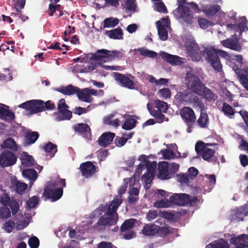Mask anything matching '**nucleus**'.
Masks as SVG:
<instances>
[{
	"mask_svg": "<svg viewBox=\"0 0 248 248\" xmlns=\"http://www.w3.org/2000/svg\"><path fill=\"white\" fill-rule=\"evenodd\" d=\"M27 185L24 183L16 181L15 183L16 192L20 194H22L27 188Z\"/></svg>",
	"mask_w": 248,
	"mask_h": 248,
	"instance_id": "6e6d98bb",
	"label": "nucleus"
},
{
	"mask_svg": "<svg viewBox=\"0 0 248 248\" xmlns=\"http://www.w3.org/2000/svg\"><path fill=\"white\" fill-rule=\"evenodd\" d=\"M157 94L159 97L164 99L170 98L171 97L170 90L169 88H163L159 90Z\"/></svg>",
	"mask_w": 248,
	"mask_h": 248,
	"instance_id": "864d4df0",
	"label": "nucleus"
},
{
	"mask_svg": "<svg viewBox=\"0 0 248 248\" xmlns=\"http://www.w3.org/2000/svg\"><path fill=\"white\" fill-rule=\"evenodd\" d=\"M155 169L152 166H148L147 171L142 175V181L145 185V186L149 187L155 175Z\"/></svg>",
	"mask_w": 248,
	"mask_h": 248,
	"instance_id": "a878e982",
	"label": "nucleus"
},
{
	"mask_svg": "<svg viewBox=\"0 0 248 248\" xmlns=\"http://www.w3.org/2000/svg\"><path fill=\"white\" fill-rule=\"evenodd\" d=\"M186 0H177L179 6L173 11V14L176 18L182 19L187 24H192L193 20V14L189 8L184 4H187Z\"/></svg>",
	"mask_w": 248,
	"mask_h": 248,
	"instance_id": "20e7f679",
	"label": "nucleus"
},
{
	"mask_svg": "<svg viewBox=\"0 0 248 248\" xmlns=\"http://www.w3.org/2000/svg\"><path fill=\"white\" fill-rule=\"evenodd\" d=\"M123 53L118 50L110 51L105 49L97 50L92 55L93 60L102 62L112 61L115 58L123 57Z\"/></svg>",
	"mask_w": 248,
	"mask_h": 248,
	"instance_id": "39448f33",
	"label": "nucleus"
},
{
	"mask_svg": "<svg viewBox=\"0 0 248 248\" xmlns=\"http://www.w3.org/2000/svg\"><path fill=\"white\" fill-rule=\"evenodd\" d=\"M77 94L78 99L83 102L91 103L93 100L92 97L87 92V88L81 90L78 88Z\"/></svg>",
	"mask_w": 248,
	"mask_h": 248,
	"instance_id": "473e14b6",
	"label": "nucleus"
},
{
	"mask_svg": "<svg viewBox=\"0 0 248 248\" xmlns=\"http://www.w3.org/2000/svg\"><path fill=\"white\" fill-rule=\"evenodd\" d=\"M63 194L62 187H57L54 189L50 186L45 188L43 195L46 199H51V202H55L60 199Z\"/></svg>",
	"mask_w": 248,
	"mask_h": 248,
	"instance_id": "ddd939ff",
	"label": "nucleus"
},
{
	"mask_svg": "<svg viewBox=\"0 0 248 248\" xmlns=\"http://www.w3.org/2000/svg\"><path fill=\"white\" fill-rule=\"evenodd\" d=\"M179 165L176 163L173 162L169 164V171L171 178L174 175L175 173L177 172L179 170Z\"/></svg>",
	"mask_w": 248,
	"mask_h": 248,
	"instance_id": "774afa93",
	"label": "nucleus"
},
{
	"mask_svg": "<svg viewBox=\"0 0 248 248\" xmlns=\"http://www.w3.org/2000/svg\"><path fill=\"white\" fill-rule=\"evenodd\" d=\"M155 107L158 110L166 113L168 109V105L166 102L157 99L155 101Z\"/></svg>",
	"mask_w": 248,
	"mask_h": 248,
	"instance_id": "603ef678",
	"label": "nucleus"
},
{
	"mask_svg": "<svg viewBox=\"0 0 248 248\" xmlns=\"http://www.w3.org/2000/svg\"><path fill=\"white\" fill-rule=\"evenodd\" d=\"M105 34L108 35L111 39H123V32L122 29L118 27L110 31H105Z\"/></svg>",
	"mask_w": 248,
	"mask_h": 248,
	"instance_id": "c85d7f7f",
	"label": "nucleus"
},
{
	"mask_svg": "<svg viewBox=\"0 0 248 248\" xmlns=\"http://www.w3.org/2000/svg\"><path fill=\"white\" fill-rule=\"evenodd\" d=\"M114 114H110L103 118V123L105 124L117 127L119 125V120L118 119L113 120Z\"/></svg>",
	"mask_w": 248,
	"mask_h": 248,
	"instance_id": "58836bf2",
	"label": "nucleus"
},
{
	"mask_svg": "<svg viewBox=\"0 0 248 248\" xmlns=\"http://www.w3.org/2000/svg\"><path fill=\"white\" fill-rule=\"evenodd\" d=\"M57 148L56 144L51 142H48L43 147V149L46 152L50 153V155L53 156L57 151Z\"/></svg>",
	"mask_w": 248,
	"mask_h": 248,
	"instance_id": "a18cd8bd",
	"label": "nucleus"
},
{
	"mask_svg": "<svg viewBox=\"0 0 248 248\" xmlns=\"http://www.w3.org/2000/svg\"><path fill=\"white\" fill-rule=\"evenodd\" d=\"M198 23L200 28L204 30L213 25L212 22L203 18L199 19Z\"/></svg>",
	"mask_w": 248,
	"mask_h": 248,
	"instance_id": "e2e57ef3",
	"label": "nucleus"
},
{
	"mask_svg": "<svg viewBox=\"0 0 248 248\" xmlns=\"http://www.w3.org/2000/svg\"><path fill=\"white\" fill-rule=\"evenodd\" d=\"M156 10L157 12L160 13H167L168 10L162 1L157 2L155 3Z\"/></svg>",
	"mask_w": 248,
	"mask_h": 248,
	"instance_id": "69168bd1",
	"label": "nucleus"
},
{
	"mask_svg": "<svg viewBox=\"0 0 248 248\" xmlns=\"http://www.w3.org/2000/svg\"><path fill=\"white\" fill-rule=\"evenodd\" d=\"M221 7L218 4H214L206 6L204 9V13L208 16H214L217 14L220 10Z\"/></svg>",
	"mask_w": 248,
	"mask_h": 248,
	"instance_id": "37998d69",
	"label": "nucleus"
},
{
	"mask_svg": "<svg viewBox=\"0 0 248 248\" xmlns=\"http://www.w3.org/2000/svg\"><path fill=\"white\" fill-rule=\"evenodd\" d=\"M80 169L82 175L87 178L92 177L96 171L95 166L91 161L81 163L80 165Z\"/></svg>",
	"mask_w": 248,
	"mask_h": 248,
	"instance_id": "dca6fc26",
	"label": "nucleus"
},
{
	"mask_svg": "<svg viewBox=\"0 0 248 248\" xmlns=\"http://www.w3.org/2000/svg\"><path fill=\"white\" fill-rule=\"evenodd\" d=\"M38 101L41 102L40 105H38L40 108L39 112L46 110H52L56 109L55 104L51 100H48L46 102L41 100H38ZM40 104V102L38 103Z\"/></svg>",
	"mask_w": 248,
	"mask_h": 248,
	"instance_id": "7c9ffc66",
	"label": "nucleus"
},
{
	"mask_svg": "<svg viewBox=\"0 0 248 248\" xmlns=\"http://www.w3.org/2000/svg\"><path fill=\"white\" fill-rule=\"evenodd\" d=\"M3 148L10 149L13 151H16L17 150V146L15 140L11 138H9L5 140L2 144Z\"/></svg>",
	"mask_w": 248,
	"mask_h": 248,
	"instance_id": "a19ab883",
	"label": "nucleus"
},
{
	"mask_svg": "<svg viewBox=\"0 0 248 248\" xmlns=\"http://www.w3.org/2000/svg\"><path fill=\"white\" fill-rule=\"evenodd\" d=\"M22 174L25 178L29 179L31 182L30 185H32L34 181L38 177V174L35 170L33 169H26L22 171Z\"/></svg>",
	"mask_w": 248,
	"mask_h": 248,
	"instance_id": "72a5a7b5",
	"label": "nucleus"
},
{
	"mask_svg": "<svg viewBox=\"0 0 248 248\" xmlns=\"http://www.w3.org/2000/svg\"><path fill=\"white\" fill-rule=\"evenodd\" d=\"M186 46L187 52L192 59L195 61H200L201 58V54H202L204 50L201 51L198 45L194 41L186 42Z\"/></svg>",
	"mask_w": 248,
	"mask_h": 248,
	"instance_id": "f8f14e48",
	"label": "nucleus"
},
{
	"mask_svg": "<svg viewBox=\"0 0 248 248\" xmlns=\"http://www.w3.org/2000/svg\"><path fill=\"white\" fill-rule=\"evenodd\" d=\"M169 163L163 161L158 164V177L161 180H167L171 178L169 171Z\"/></svg>",
	"mask_w": 248,
	"mask_h": 248,
	"instance_id": "6ab92c4d",
	"label": "nucleus"
},
{
	"mask_svg": "<svg viewBox=\"0 0 248 248\" xmlns=\"http://www.w3.org/2000/svg\"><path fill=\"white\" fill-rule=\"evenodd\" d=\"M159 55L162 59L171 64H181L182 62L181 58L176 55H171L165 52H160Z\"/></svg>",
	"mask_w": 248,
	"mask_h": 248,
	"instance_id": "393cba45",
	"label": "nucleus"
},
{
	"mask_svg": "<svg viewBox=\"0 0 248 248\" xmlns=\"http://www.w3.org/2000/svg\"><path fill=\"white\" fill-rule=\"evenodd\" d=\"M28 244L31 248H38L39 246L40 241L37 237L34 236L29 239Z\"/></svg>",
	"mask_w": 248,
	"mask_h": 248,
	"instance_id": "680f3d73",
	"label": "nucleus"
},
{
	"mask_svg": "<svg viewBox=\"0 0 248 248\" xmlns=\"http://www.w3.org/2000/svg\"><path fill=\"white\" fill-rule=\"evenodd\" d=\"M73 129L86 139H89L91 137V129L87 124L78 123L73 126Z\"/></svg>",
	"mask_w": 248,
	"mask_h": 248,
	"instance_id": "412c9836",
	"label": "nucleus"
},
{
	"mask_svg": "<svg viewBox=\"0 0 248 248\" xmlns=\"http://www.w3.org/2000/svg\"><path fill=\"white\" fill-rule=\"evenodd\" d=\"M21 162L22 165L29 167L33 166L34 164L33 157L28 155H24L21 156Z\"/></svg>",
	"mask_w": 248,
	"mask_h": 248,
	"instance_id": "8fccbe9b",
	"label": "nucleus"
},
{
	"mask_svg": "<svg viewBox=\"0 0 248 248\" xmlns=\"http://www.w3.org/2000/svg\"><path fill=\"white\" fill-rule=\"evenodd\" d=\"M161 152L164 158L165 159L173 158L175 156V154L172 151L167 149L162 150Z\"/></svg>",
	"mask_w": 248,
	"mask_h": 248,
	"instance_id": "0e129e2a",
	"label": "nucleus"
},
{
	"mask_svg": "<svg viewBox=\"0 0 248 248\" xmlns=\"http://www.w3.org/2000/svg\"><path fill=\"white\" fill-rule=\"evenodd\" d=\"M176 96L179 101L186 103L193 104L197 107L203 108V103L200 101L199 97L188 91H185L183 92H178Z\"/></svg>",
	"mask_w": 248,
	"mask_h": 248,
	"instance_id": "1a4fd4ad",
	"label": "nucleus"
},
{
	"mask_svg": "<svg viewBox=\"0 0 248 248\" xmlns=\"http://www.w3.org/2000/svg\"><path fill=\"white\" fill-rule=\"evenodd\" d=\"M200 109V114L196 121L198 126L201 128H207L209 124V118L208 115L204 109V106L203 104V108L199 107Z\"/></svg>",
	"mask_w": 248,
	"mask_h": 248,
	"instance_id": "a211bd4d",
	"label": "nucleus"
},
{
	"mask_svg": "<svg viewBox=\"0 0 248 248\" xmlns=\"http://www.w3.org/2000/svg\"><path fill=\"white\" fill-rule=\"evenodd\" d=\"M11 217V211L10 209L5 207H0V218H7Z\"/></svg>",
	"mask_w": 248,
	"mask_h": 248,
	"instance_id": "13d9d810",
	"label": "nucleus"
},
{
	"mask_svg": "<svg viewBox=\"0 0 248 248\" xmlns=\"http://www.w3.org/2000/svg\"><path fill=\"white\" fill-rule=\"evenodd\" d=\"M8 205L10 207L13 215H15L19 210V204L14 199H11V201Z\"/></svg>",
	"mask_w": 248,
	"mask_h": 248,
	"instance_id": "4d7b16f0",
	"label": "nucleus"
},
{
	"mask_svg": "<svg viewBox=\"0 0 248 248\" xmlns=\"http://www.w3.org/2000/svg\"><path fill=\"white\" fill-rule=\"evenodd\" d=\"M69 106L66 104L64 98L61 99L57 103L58 112L54 114L57 116L56 120L58 121L69 120L72 117V112L68 110Z\"/></svg>",
	"mask_w": 248,
	"mask_h": 248,
	"instance_id": "6e6552de",
	"label": "nucleus"
},
{
	"mask_svg": "<svg viewBox=\"0 0 248 248\" xmlns=\"http://www.w3.org/2000/svg\"><path fill=\"white\" fill-rule=\"evenodd\" d=\"M195 151L197 154L202 159L208 162L219 164L217 157L215 155V150L206 147L205 143L202 141H198L195 145Z\"/></svg>",
	"mask_w": 248,
	"mask_h": 248,
	"instance_id": "7ed1b4c3",
	"label": "nucleus"
},
{
	"mask_svg": "<svg viewBox=\"0 0 248 248\" xmlns=\"http://www.w3.org/2000/svg\"><path fill=\"white\" fill-rule=\"evenodd\" d=\"M137 121L133 118H128L126 120L122 125V128L126 130L132 129L136 126Z\"/></svg>",
	"mask_w": 248,
	"mask_h": 248,
	"instance_id": "de8ad7c7",
	"label": "nucleus"
},
{
	"mask_svg": "<svg viewBox=\"0 0 248 248\" xmlns=\"http://www.w3.org/2000/svg\"><path fill=\"white\" fill-rule=\"evenodd\" d=\"M15 227V222L12 220H9L3 224L2 229H4L6 232L10 233L12 232Z\"/></svg>",
	"mask_w": 248,
	"mask_h": 248,
	"instance_id": "bf43d9fd",
	"label": "nucleus"
},
{
	"mask_svg": "<svg viewBox=\"0 0 248 248\" xmlns=\"http://www.w3.org/2000/svg\"><path fill=\"white\" fill-rule=\"evenodd\" d=\"M202 56L211 64L215 70L221 72L222 70V64L220 62L219 56L232 63H237L234 66L241 68L243 64V57L241 55L230 54L227 52L220 49H215L213 47H207L202 52Z\"/></svg>",
	"mask_w": 248,
	"mask_h": 248,
	"instance_id": "f257e3e1",
	"label": "nucleus"
},
{
	"mask_svg": "<svg viewBox=\"0 0 248 248\" xmlns=\"http://www.w3.org/2000/svg\"><path fill=\"white\" fill-rule=\"evenodd\" d=\"M15 118V114L11 110L0 107V118L13 120Z\"/></svg>",
	"mask_w": 248,
	"mask_h": 248,
	"instance_id": "e433bc0d",
	"label": "nucleus"
},
{
	"mask_svg": "<svg viewBox=\"0 0 248 248\" xmlns=\"http://www.w3.org/2000/svg\"><path fill=\"white\" fill-rule=\"evenodd\" d=\"M38 132L35 131H28L25 135V144L29 145L34 143L39 138Z\"/></svg>",
	"mask_w": 248,
	"mask_h": 248,
	"instance_id": "2f4dec72",
	"label": "nucleus"
},
{
	"mask_svg": "<svg viewBox=\"0 0 248 248\" xmlns=\"http://www.w3.org/2000/svg\"><path fill=\"white\" fill-rule=\"evenodd\" d=\"M162 21L166 24V25L163 24L160 21H157L156 22V27L158 31V34L159 38L163 41H165L168 37V31L166 29V26L169 21L168 18H164L162 19Z\"/></svg>",
	"mask_w": 248,
	"mask_h": 248,
	"instance_id": "4be33fe9",
	"label": "nucleus"
},
{
	"mask_svg": "<svg viewBox=\"0 0 248 248\" xmlns=\"http://www.w3.org/2000/svg\"><path fill=\"white\" fill-rule=\"evenodd\" d=\"M170 201L165 199L162 200L157 201L154 203V206L157 208H163L169 207Z\"/></svg>",
	"mask_w": 248,
	"mask_h": 248,
	"instance_id": "338daca9",
	"label": "nucleus"
},
{
	"mask_svg": "<svg viewBox=\"0 0 248 248\" xmlns=\"http://www.w3.org/2000/svg\"><path fill=\"white\" fill-rule=\"evenodd\" d=\"M113 75L115 80L119 82L122 87L129 89H135L134 82L128 77L124 74L117 72H114Z\"/></svg>",
	"mask_w": 248,
	"mask_h": 248,
	"instance_id": "4468645a",
	"label": "nucleus"
},
{
	"mask_svg": "<svg viewBox=\"0 0 248 248\" xmlns=\"http://www.w3.org/2000/svg\"><path fill=\"white\" fill-rule=\"evenodd\" d=\"M115 134L112 132H105L101 135L98 140V143L99 145L103 147H106L111 144Z\"/></svg>",
	"mask_w": 248,
	"mask_h": 248,
	"instance_id": "5701e85b",
	"label": "nucleus"
},
{
	"mask_svg": "<svg viewBox=\"0 0 248 248\" xmlns=\"http://www.w3.org/2000/svg\"><path fill=\"white\" fill-rule=\"evenodd\" d=\"M170 203L184 206L188 204L192 205L196 203L198 201V198L192 197L190 195L185 193H175L169 198Z\"/></svg>",
	"mask_w": 248,
	"mask_h": 248,
	"instance_id": "0eeeda50",
	"label": "nucleus"
},
{
	"mask_svg": "<svg viewBox=\"0 0 248 248\" xmlns=\"http://www.w3.org/2000/svg\"><path fill=\"white\" fill-rule=\"evenodd\" d=\"M66 186L65 179H59L58 180L50 181L48 185L46 186H50L51 188L55 187H62V188Z\"/></svg>",
	"mask_w": 248,
	"mask_h": 248,
	"instance_id": "49530a36",
	"label": "nucleus"
},
{
	"mask_svg": "<svg viewBox=\"0 0 248 248\" xmlns=\"http://www.w3.org/2000/svg\"><path fill=\"white\" fill-rule=\"evenodd\" d=\"M227 28L236 32L239 31V34L241 35L243 31H245L246 29L248 30L247 19L246 17L243 16L241 19V22L238 25L229 24H227Z\"/></svg>",
	"mask_w": 248,
	"mask_h": 248,
	"instance_id": "b1692460",
	"label": "nucleus"
},
{
	"mask_svg": "<svg viewBox=\"0 0 248 248\" xmlns=\"http://www.w3.org/2000/svg\"><path fill=\"white\" fill-rule=\"evenodd\" d=\"M78 88L69 85L66 87H62L57 90L64 95H72L77 94Z\"/></svg>",
	"mask_w": 248,
	"mask_h": 248,
	"instance_id": "f704fd0d",
	"label": "nucleus"
},
{
	"mask_svg": "<svg viewBox=\"0 0 248 248\" xmlns=\"http://www.w3.org/2000/svg\"><path fill=\"white\" fill-rule=\"evenodd\" d=\"M197 94L202 96L204 98L209 101H215L218 97L216 94L205 85L201 90V92L198 93Z\"/></svg>",
	"mask_w": 248,
	"mask_h": 248,
	"instance_id": "bb28decb",
	"label": "nucleus"
},
{
	"mask_svg": "<svg viewBox=\"0 0 248 248\" xmlns=\"http://www.w3.org/2000/svg\"><path fill=\"white\" fill-rule=\"evenodd\" d=\"M138 51L141 55L149 58H154L157 56V54L155 52L144 48H138Z\"/></svg>",
	"mask_w": 248,
	"mask_h": 248,
	"instance_id": "3c124183",
	"label": "nucleus"
},
{
	"mask_svg": "<svg viewBox=\"0 0 248 248\" xmlns=\"http://www.w3.org/2000/svg\"><path fill=\"white\" fill-rule=\"evenodd\" d=\"M185 80L188 89L195 93H200L202 88L204 87L199 77L195 75L191 69L187 71Z\"/></svg>",
	"mask_w": 248,
	"mask_h": 248,
	"instance_id": "423d86ee",
	"label": "nucleus"
},
{
	"mask_svg": "<svg viewBox=\"0 0 248 248\" xmlns=\"http://www.w3.org/2000/svg\"><path fill=\"white\" fill-rule=\"evenodd\" d=\"M233 70L237 75L239 80L244 87L248 91V76L243 73V71L237 66L233 67Z\"/></svg>",
	"mask_w": 248,
	"mask_h": 248,
	"instance_id": "cd10ccee",
	"label": "nucleus"
},
{
	"mask_svg": "<svg viewBox=\"0 0 248 248\" xmlns=\"http://www.w3.org/2000/svg\"><path fill=\"white\" fill-rule=\"evenodd\" d=\"M245 216L244 210L242 208L235 209L231 212L232 220H235L237 221H243Z\"/></svg>",
	"mask_w": 248,
	"mask_h": 248,
	"instance_id": "c9c22d12",
	"label": "nucleus"
},
{
	"mask_svg": "<svg viewBox=\"0 0 248 248\" xmlns=\"http://www.w3.org/2000/svg\"><path fill=\"white\" fill-rule=\"evenodd\" d=\"M119 22L117 18L112 17L106 18L103 21V28H113L117 26Z\"/></svg>",
	"mask_w": 248,
	"mask_h": 248,
	"instance_id": "79ce46f5",
	"label": "nucleus"
},
{
	"mask_svg": "<svg viewBox=\"0 0 248 248\" xmlns=\"http://www.w3.org/2000/svg\"><path fill=\"white\" fill-rule=\"evenodd\" d=\"M180 114L183 121L189 124H195L197 117L194 111L189 107H184L180 110Z\"/></svg>",
	"mask_w": 248,
	"mask_h": 248,
	"instance_id": "9b49d317",
	"label": "nucleus"
},
{
	"mask_svg": "<svg viewBox=\"0 0 248 248\" xmlns=\"http://www.w3.org/2000/svg\"><path fill=\"white\" fill-rule=\"evenodd\" d=\"M230 243L235 246V248H248V235L242 234L230 239Z\"/></svg>",
	"mask_w": 248,
	"mask_h": 248,
	"instance_id": "aec40b11",
	"label": "nucleus"
},
{
	"mask_svg": "<svg viewBox=\"0 0 248 248\" xmlns=\"http://www.w3.org/2000/svg\"><path fill=\"white\" fill-rule=\"evenodd\" d=\"M221 44L225 47L236 51L240 52L242 50L241 46L238 43V39L236 36L233 38H227L222 41Z\"/></svg>",
	"mask_w": 248,
	"mask_h": 248,
	"instance_id": "f3484780",
	"label": "nucleus"
},
{
	"mask_svg": "<svg viewBox=\"0 0 248 248\" xmlns=\"http://www.w3.org/2000/svg\"><path fill=\"white\" fill-rule=\"evenodd\" d=\"M39 103V101H38V100H31L20 104L18 105V107L27 110H30L31 114H36L38 113L40 110L39 108L40 107L38 106V105H40V103L38 104ZM40 103H41V102H40Z\"/></svg>",
	"mask_w": 248,
	"mask_h": 248,
	"instance_id": "2eb2a0df",
	"label": "nucleus"
},
{
	"mask_svg": "<svg viewBox=\"0 0 248 248\" xmlns=\"http://www.w3.org/2000/svg\"><path fill=\"white\" fill-rule=\"evenodd\" d=\"M150 114L157 120L158 123H162L164 121H168L169 119L166 118L165 115L162 114V111L159 110L153 109L150 110Z\"/></svg>",
	"mask_w": 248,
	"mask_h": 248,
	"instance_id": "ea45409f",
	"label": "nucleus"
},
{
	"mask_svg": "<svg viewBox=\"0 0 248 248\" xmlns=\"http://www.w3.org/2000/svg\"><path fill=\"white\" fill-rule=\"evenodd\" d=\"M39 199L38 196H33L30 198L26 202L27 206L30 209L33 208L38 203Z\"/></svg>",
	"mask_w": 248,
	"mask_h": 248,
	"instance_id": "052dcab7",
	"label": "nucleus"
},
{
	"mask_svg": "<svg viewBox=\"0 0 248 248\" xmlns=\"http://www.w3.org/2000/svg\"><path fill=\"white\" fill-rule=\"evenodd\" d=\"M206 248H230L228 244L224 241L221 242L214 241L211 244L207 245Z\"/></svg>",
	"mask_w": 248,
	"mask_h": 248,
	"instance_id": "5fc2aeb1",
	"label": "nucleus"
},
{
	"mask_svg": "<svg viewBox=\"0 0 248 248\" xmlns=\"http://www.w3.org/2000/svg\"><path fill=\"white\" fill-rule=\"evenodd\" d=\"M17 157L13 152L5 150L0 155V165L2 168L13 166L16 164Z\"/></svg>",
	"mask_w": 248,
	"mask_h": 248,
	"instance_id": "9d476101",
	"label": "nucleus"
},
{
	"mask_svg": "<svg viewBox=\"0 0 248 248\" xmlns=\"http://www.w3.org/2000/svg\"><path fill=\"white\" fill-rule=\"evenodd\" d=\"M122 202L121 198L114 199L109 205H101L97 209L104 212L105 214L101 216L98 222L94 224L93 228L98 231H103L108 226L115 224L118 219V214L116 212L117 208Z\"/></svg>",
	"mask_w": 248,
	"mask_h": 248,
	"instance_id": "f03ea898",
	"label": "nucleus"
},
{
	"mask_svg": "<svg viewBox=\"0 0 248 248\" xmlns=\"http://www.w3.org/2000/svg\"><path fill=\"white\" fill-rule=\"evenodd\" d=\"M222 111L225 115L229 117L230 118H232L235 113L234 109L232 107L225 102L223 103Z\"/></svg>",
	"mask_w": 248,
	"mask_h": 248,
	"instance_id": "c03bdc74",
	"label": "nucleus"
},
{
	"mask_svg": "<svg viewBox=\"0 0 248 248\" xmlns=\"http://www.w3.org/2000/svg\"><path fill=\"white\" fill-rule=\"evenodd\" d=\"M173 229L169 226L160 227L157 225L156 234L157 236L165 237L173 233Z\"/></svg>",
	"mask_w": 248,
	"mask_h": 248,
	"instance_id": "4c0bfd02",
	"label": "nucleus"
},
{
	"mask_svg": "<svg viewBox=\"0 0 248 248\" xmlns=\"http://www.w3.org/2000/svg\"><path fill=\"white\" fill-rule=\"evenodd\" d=\"M157 225L155 224H147L142 230L143 234L146 236H154L156 234Z\"/></svg>",
	"mask_w": 248,
	"mask_h": 248,
	"instance_id": "c756f323",
	"label": "nucleus"
},
{
	"mask_svg": "<svg viewBox=\"0 0 248 248\" xmlns=\"http://www.w3.org/2000/svg\"><path fill=\"white\" fill-rule=\"evenodd\" d=\"M134 225V219H126L122 224L120 231L121 232H124L133 227Z\"/></svg>",
	"mask_w": 248,
	"mask_h": 248,
	"instance_id": "09e8293b",
	"label": "nucleus"
}]
</instances>
